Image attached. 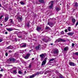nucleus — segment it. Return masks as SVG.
Masks as SVG:
<instances>
[{
	"mask_svg": "<svg viewBox=\"0 0 78 78\" xmlns=\"http://www.w3.org/2000/svg\"><path fill=\"white\" fill-rule=\"evenodd\" d=\"M2 76V75L0 74V78H1V76Z\"/></svg>",
	"mask_w": 78,
	"mask_h": 78,
	"instance_id": "58",
	"label": "nucleus"
},
{
	"mask_svg": "<svg viewBox=\"0 0 78 78\" xmlns=\"http://www.w3.org/2000/svg\"><path fill=\"white\" fill-rule=\"evenodd\" d=\"M20 46L21 48H25V47H26L27 45L25 44H21L20 45Z\"/></svg>",
	"mask_w": 78,
	"mask_h": 78,
	"instance_id": "9",
	"label": "nucleus"
},
{
	"mask_svg": "<svg viewBox=\"0 0 78 78\" xmlns=\"http://www.w3.org/2000/svg\"><path fill=\"white\" fill-rule=\"evenodd\" d=\"M61 34H64V31H62L61 32Z\"/></svg>",
	"mask_w": 78,
	"mask_h": 78,
	"instance_id": "41",
	"label": "nucleus"
},
{
	"mask_svg": "<svg viewBox=\"0 0 78 78\" xmlns=\"http://www.w3.org/2000/svg\"><path fill=\"white\" fill-rule=\"evenodd\" d=\"M15 61V59L14 58H10L7 60V61H8V62H11L12 61L13 62V61Z\"/></svg>",
	"mask_w": 78,
	"mask_h": 78,
	"instance_id": "7",
	"label": "nucleus"
},
{
	"mask_svg": "<svg viewBox=\"0 0 78 78\" xmlns=\"http://www.w3.org/2000/svg\"><path fill=\"white\" fill-rule=\"evenodd\" d=\"M8 54L7 53H5V55L6 56H8Z\"/></svg>",
	"mask_w": 78,
	"mask_h": 78,
	"instance_id": "44",
	"label": "nucleus"
},
{
	"mask_svg": "<svg viewBox=\"0 0 78 78\" xmlns=\"http://www.w3.org/2000/svg\"><path fill=\"white\" fill-rule=\"evenodd\" d=\"M12 24H11V23H9V24H8V26H11Z\"/></svg>",
	"mask_w": 78,
	"mask_h": 78,
	"instance_id": "45",
	"label": "nucleus"
},
{
	"mask_svg": "<svg viewBox=\"0 0 78 78\" xmlns=\"http://www.w3.org/2000/svg\"><path fill=\"white\" fill-rule=\"evenodd\" d=\"M65 32H66V33H67V32H68V31L67 30V29H65Z\"/></svg>",
	"mask_w": 78,
	"mask_h": 78,
	"instance_id": "43",
	"label": "nucleus"
},
{
	"mask_svg": "<svg viewBox=\"0 0 78 78\" xmlns=\"http://www.w3.org/2000/svg\"><path fill=\"white\" fill-rule=\"evenodd\" d=\"M3 17V15H2L0 17V19H2V18Z\"/></svg>",
	"mask_w": 78,
	"mask_h": 78,
	"instance_id": "42",
	"label": "nucleus"
},
{
	"mask_svg": "<svg viewBox=\"0 0 78 78\" xmlns=\"http://www.w3.org/2000/svg\"><path fill=\"white\" fill-rule=\"evenodd\" d=\"M6 16H5V18L4 19V22H6L8 21V20L9 19V17H8V15H6Z\"/></svg>",
	"mask_w": 78,
	"mask_h": 78,
	"instance_id": "4",
	"label": "nucleus"
},
{
	"mask_svg": "<svg viewBox=\"0 0 78 78\" xmlns=\"http://www.w3.org/2000/svg\"><path fill=\"white\" fill-rule=\"evenodd\" d=\"M58 42V40H57L55 42V43H56V42Z\"/></svg>",
	"mask_w": 78,
	"mask_h": 78,
	"instance_id": "50",
	"label": "nucleus"
},
{
	"mask_svg": "<svg viewBox=\"0 0 78 78\" xmlns=\"http://www.w3.org/2000/svg\"><path fill=\"white\" fill-rule=\"evenodd\" d=\"M75 54L76 55L78 56V52H76Z\"/></svg>",
	"mask_w": 78,
	"mask_h": 78,
	"instance_id": "40",
	"label": "nucleus"
},
{
	"mask_svg": "<svg viewBox=\"0 0 78 78\" xmlns=\"http://www.w3.org/2000/svg\"><path fill=\"white\" fill-rule=\"evenodd\" d=\"M69 65L71 66H75L76 65L75 64V63L73 62H70Z\"/></svg>",
	"mask_w": 78,
	"mask_h": 78,
	"instance_id": "14",
	"label": "nucleus"
},
{
	"mask_svg": "<svg viewBox=\"0 0 78 78\" xmlns=\"http://www.w3.org/2000/svg\"><path fill=\"white\" fill-rule=\"evenodd\" d=\"M55 60V58H51V59H50L49 61V64H51L52 63V62L51 61H53Z\"/></svg>",
	"mask_w": 78,
	"mask_h": 78,
	"instance_id": "15",
	"label": "nucleus"
},
{
	"mask_svg": "<svg viewBox=\"0 0 78 78\" xmlns=\"http://www.w3.org/2000/svg\"><path fill=\"white\" fill-rule=\"evenodd\" d=\"M61 41H62V42H66V40H64L63 39H61Z\"/></svg>",
	"mask_w": 78,
	"mask_h": 78,
	"instance_id": "30",
	"label": "nucleus"
},
{
	"mask_svg": "<svg viewBox=\"0 0 78 78\" xmlns=\"http://www.w3.org/2000/svg\"><path fill=\"white\" fill-rule=\"evenodd\" d=\"M34 77V75L30 76H29L26 77V78H33Z\"/></svg>",
	"mask_w": 78,
	"mask_h": 78,
	"instance_id": "21",
	"label": "nucleus"
},
{
	"mask_svg": "<svg viewBox=\"0 0 78 78\" xmlns=\"http://www.w3.org/2000/svg\"><path fill=\"white\" fill-rule=\"evenodd\" d=\"M8 31H13L14 29L12 28H7L6 29Z\"/></svg>",
	"mask_w": 78,
	"mask_h": 78,
	"instance_id": "12",
	"label": "nucleus"
},
{
	"mask_svg": "<svg viewBox=\"0 0 78 78\" xmlns=\"http://www.w3.org/2000/svg\"><path fill=\"white\" fill-rule=\"evenodd\" d=\"M67 6L68 9H69V5L67 4Z\"/></svg>",
	"mask_w": 78,
	"mask_h": 78,
	"instance_id": "49",
	"label": "nucleus"
},
{
	"mask_svg": "<svg viewBox=\"0 0 78 78\" xmlns=\"http://www.w3.org/2000/svg\"><path fill=\"white\" fill-rule=\"evenodd\" d=\"M51 45H53V43H51Z\"/></svg>",
	"mask_w": 78,
	"mask_h": 78,
	"instance_id": "57",
	"label": "nucleus"
},
{
	"mask_svg": "<svg viewBox=\"0 0 78 78\" xmlns=\"http://www.w3.org/2000/svg\"><path fill=\"white\" fill-rule=\"evenodd\" d=\"M14 59H15V61H15L14 62H15L16 63H17V62H19L18 60H16L15 58H14Z\"/></svg>",
	"mask_w": 78,
	"mask_h": 78,
	"instance_id": "33",
	"label": "nucleus"
},
{
	"mask_svg": "<svg viewBox=\"0 0 78 78\" xmlns=\"http://www.w3.org/2000/svg\"><path fill=\"white\" fill-rule=\"evenodd\" d=\"M20 4H21V5H24V2H20Z\"/></svg>",
	"mask_w": 78,
	"mask_h": 78,
	"instance_id": "38",
	"label": "nucleus"
},
{
	"mask_svg": "<svg viewBox=\"0 0 78 78\" xmlns=\"http://www.w3.org/2000/svg\"><path fill=\"white\" fill-rule=\"evenodd\" d=\"M26 71H25L24 72V73H26Z\"/></svg>",
	"mask_w": 78,
	"mask_h": 78,
	"instance_id": "62",
	"label": "nucleus"
},
{
	"mask_svg": "<svg viewBox=\"0 0 78 78\" xmlns=\"http://www.w3.org/2000/svg\"><path fill=\"white\" fill-rule=\"evenodd\" d=\"M31 64L30 63V65H29V69H30V68H31Z\"/></svg>",
	"mask_w": 78,
	"mask_h": 78,
	"instance_id": "39",
	"label": "nucleus"
},
{
	"mask_svg": "<svg viewBox=\"0 0 78 78\" xmlns=\"http://www.w3.org/2000/svg\"><path fill=\"white\" fill-rule=\"evenodd\" d=\"M40 57H41V61H42L44 58V57H45V55L44 54H42L40 55Z\"/></svg>",
	"mask_w": 78,
	"mask_h": 78,
	"instance_id": "3",
	"label": "nucleus"
},
{
	"mask_svg": "<svg viewBox=\"0 0 78 78\" xmlns=\"http://www.w3.org/2000/svg\"><path fill=\"white\" fill-rule=\"evenodd\" d=\"M0 25H1V26H2L3 24H0Z\"/></svg>",
	"mask_w": 78,
	"mask_h": 78,
	"instance_id": "56",
	"label": "nucleus"
},
{
	"mask_svg": "<svg viewBox=\"0 0 78 78\" xmlns=\"http://www.w3.org/2000/svg\"><path fill=\"white\" fill-rule=\"evenodd\" d=\"M1 72H3V69H1V70H0Z\"/></svg>",
	"mask_w": 78,
	"mask_h": 78,
	"instance_id": "51",
	"label": "nucleus"
},
{
	"mask_svg": "<svg viewBox=\"0 0 78 78\" xmlns=\"http://www.w3.org/2000/svg\"><path fill=\"white\" fill-rule=\"evenodd\" d=\"M57 40L58 41V42H61V39L59 38V39H58V40Z\"/></svg>",
	"mask_w": 78,
	"mask_h": 78,
	"instance_id": "37",
	"label": "nucleus"
},
{
	"mask_svg": "<svg viewBox=\"0 0 78 78\" xmlns=\"http://www.w3.org/2000/svg\"><path fill=\"white\" fill-rule=\"evenodd\" d=\"M42 41H43V42H44L47 43V42H49V41L50 38H49V37H46L45 38L42 39Z\"/></svg>",
	"mask_w": 78,
	"mask_h": 78,
	"instance_id": "1",
	"label": "nucleus"
},
{
	"mask_svg": "<svg viewBox=\"0 0 78 78\" xmlns=\"http://www.w3.org/2000/svg\"><path fill=\"white\" fill-rule=\"evenodd\" d=\"M55 73H58V72H56V71Z\"/></svg>",
	"mask_w": 78,
	"mask_h": 78,
	"instance_id": "63",
	"label": "nucleus"
},
{
	"mask_svg": "<svg viewBox=\"0 0 78 78\" xmlns=\"http://www.w3.org/2000/svg\"><path fill=\"white\" fill-rule=\"evenodd\" d=\"M5 34H8V32H5Z\"/></svg>",
	"mask_w": 78,
	"mask_h": 78,
	"instance_id": "53",
	"label": "nucleus"
},
{
	"mask_svg": "<svg viewBox=\"0 0 78 78\" xmlns=\"http://www.w3.org/2000/svg\"><path fill=\"white\" fill-rule=\"evenodd\" d=\"M68 35H69V36H72L74 34V33L73 32H69L67 34Z\"/></svg>",
	"mask_w": 78,
	"mask_h": 78,
	"instance_id": "18",
	"label": "nucleus"
},
{
	"mask_svg": "<svg viewBox=\"0 0 78 78\" xmlns=\"http://www.w3.org/2000/svg\"><path fill=\"white\" fill-rule=\"evenodd\" d=\"M17 76H18L19 77H20V76L19 75H18Z\"/></svg>",
	"mask_w": 78,
	"mask_h": 78,
	"instance_id": "64",
	"label": "nucleus"
},
{
	"mask_svg": "<svg viewBox=\"0 0 78 78\" xmlns=\"http://www.w3.org/2000/svg\"><path fill=\"white\" fill-rule=\"evenodd\" d=\"M47 58H44V60L42 62L41 66H44V65H45V63H46V62H47Z\"/></svg>",
	"mask_w": 78,
	"mask_h": 78,
	"instance_id": "5",
	"label": "nucleus"
},
{
	"mask_svg": "<svg viewBox=\"0 0 78 78\" xmlns=\"http://www.w3.org/2000/svg\"><path fill=\"white\" fill-rule=\"evenodd\" d=\"M68 30L69 31H71V27H68Z\"/></svg>",
	"mask_w": 78,
	"mask_h": 78,
	"instance_id": "28",
	"label": "nucleus"
},
{
	"mask_svg": "<svg viewBox=\"0 0 78 78\" xmlns=\"http://www.w3.org/2000/svg\"><path fill=\"white\" fill-rule=\"evenodd\" d=\"M14 68H15L16 69V67H14L13 68H12V69H14Z\"/></svg>",
	"mask_w": 78,
	"mask_h": 78,
	"instance_id": "59",
	"label": "nucleus"
},
{
	"mask_svg": "<svg viewBox=\"0 0 78 78\" xmlns=\"http://www.w3.org/2000/svg\"><path fill=\"white\" fill-rule=\"evenodd\" d=\"M52 53L53 54H58L59 51L58 49H54L52 50Z\"/></svg>",
	"mask_w": 78,
	"mask_h": 78,
	"instance_id": "2",
	"label": "nucleus"
},
{
	"mask_svg": "<svg viewBox=\"0 0 78 78\" xmlns=\"http://www.w3.org/2000/svg\"><path fill=\"white\" fill-rule=\"evenodd\" d=\"M18 37L19 38H21L22 37V35H18Z\"/></svg>",
	"mask_w": 78,
	"mask_h": 78,
	"instance_id": "35",
	"label": "nucleus"
},
{
	"mask_svg": "<svg viewBox=\"0 0 78 78\" xmlns=\"http://www.w3.org/2000/svg\"><path fill=\"white\" fill-rule=\"evenodd\" d=\"M9 21L10 22V23H11L12 24H14V22H13L12 19H10Z\"/></svg>",
	"mask_w": 78,
	"mask_h": 78,
	"instance_id": "20",
	"label": "nucleus"
},
{
	"mask_svg": "<svg viewBox=\"0 0 78 78\" xmlns=\"http://www.w3.org/2000/svg\"><path fill=\"white\" fill-rule=\"evenodd\" d=\"M55 9L56 11H57V12H58L59 11H60V10H61V8L56 7H55Z\"/></svg>",
	"mask_w": 78,
	"mask_h": 78,
	"instance_id": "16",
	"label": "nucleus"
},
{
	"mask_svg": "<svg viewBox=\"0 0 78 78\" xmlns=\"http://www.w3.org/2000/svg\"><path fill=\"white\" fill-rule=\"evenodd\" d=\"M48 25L50 26L51 27H53V23L52 22H48Z\"/></svg>",
	"mask_w": 78,
	"mask_h": 78,
	"instance_id": "8",
	"label": "nucleus"
},
{
	"mask_svg": "<svg viewBox=\"0 0 78 78\" xmlns=\"http://www.w3.org/2000/svg\"><path fill=\"white\" fill-rule=\"evenodd\" d=\"M40 46H41V45L39 44L38 46H36L35 48L36 49V50H39L40 48Z\"/></svg>",
	"mask_w": 78,
	"mask_h": 78,
	"instance_id": "23",
	"label": "nucleus"
},
{
	"mask_svg": "<svg viewBox=\"0 0 78 78\" xmlns=\"http://www.w3.org/2000/svg\"><path fill=\"white\" fill-rule=\"evenodd\" d=\"M60 78H64V77H62V76H60Z\"/></svg>",
	"mask_w": 78,
	"mask_h": 78,
	"instance_id": "54",
	"label": "nucleus"
},
{
	"mask_svg": "<svg viewBox=\"0 0 78 78\" xmlns=\"http://www.w3.org/2000/svg\"><path fill=\"white\" fill-rule=\"evenodd\" d=\"M38 2L41 3H44V0H39Z\"/></svg>",
	"mask_w": 78,
	"mask_h": 78,
	"instance_id": "24",
	"label": "nucleus"
},
{
	"mask_svg": "<svg viewBox=\"0 0 78 78\" xmlns=\"http://www.w3.org/2000/svg\"><path fill=\"white\" fill-rule=\"evenodd\" d=\"M78 24V21L76 23V24L75 26L76 27Z\"/></svg>",
	"mask_w": 78,
	"mask_h": 78,
	"instance_id": "48",
	"label": "nucleus"
},
{
	"mask_svg": "<svg viewBox=\"0 0 78 78\" xmlns=\"http://www.w3.org/2000/svg\"><path fill=\"white\" fill-rule=\"evenodd\" d=\"M13 48H14V47L11 45L9 46L6 48V49H11L12 50Z\"/></svg>",
	"mask_w": 78,
	"mask_h": 78,
	"instance_id": "11",
	"label": "nucleus"
},
{
	"mask_svg": "<svg viewBox=\"0 0 78 78\" xmlns=\"http://www.w3.org/2000/svg\"><path fill=\"white\" fill-rule=\"evenodd\" d=\"M2 41V40L0 39V42H1Z\"/></svg>",
	"mask_w": 78,
	"mask_h": 78,
	"instance_id": "55",
	"label": "nucleus"
},
{
	"mask_svg": "<svg viewBox=\"0 0 78 78\" xmlns=\"http://www.w3.org/2000/svg\"><path fill=\"white\" fill-rule=\"evenodd\" d=\"M18 73L19 74H20L21 75H23V73L22 72V71H18Z\"/></svg>",
	"mask_w": 78,
	"mask_h": 78,
	"instance_id": "27",
	"label": "nucleus"
},
{
	"mask_svg": "<svg viewBox=\"0 0 78 78\" xmlns=\"http://www.w3.org/2000/svg\"><path fill=\"white\" fill-rule=\"evenodd\" d=\"M12 73H13L14 75H16L17 73V70H13V73L11 72Z\"/></svg>",
	"mask_w": 78,
	"mask_h": 78,
	"instance_id": "17",
	"label": "nucleus"
},
{
	"mask_svg": "<svg viewBox=\"0 0 78 78\" xmlns=\"http://www.w3.org/2000/svg\"><path fill=\"white\" fill-rule=\"evenodd\" d=\"M26 25L27 27H30V23H26Z\"/></svg>",
	"mask_w": 78,
	"mask_h": 78,
	"instance_id": "29",
	"label": "nucleus"
},
{
	"mask_svg": "<svg viewBox=\"0 0 78 78\" xmlns=\"http://www.w3.org/2000/svg\"><path fill=\"white\" fill-rule=\"evenodd\" d=\"M30 55H31V54L30 53L27 54V55L24 57V58L25 59H28Z\"/></svg>",
	"mask_w": 78,
	"mask_h": 78,
	"instance_id": "6",
	"label": "nucleus"
},
{
	"mask_svg": "<svg viewBox=\"0 0 78 78\" xmlns=\"http://www.w3.org/2000/svg\"><path fill=\"white\" fill-rule=\"evenodd\" d=\"M72 22L73 23H75V22H76V21L75 20V19L74 18H73L72 19Z\"/></svg>",
	"mask_w": 78,
	"mask_h": 78,
	"instance_id": "26",
	"label": "nucleus"
},
{
	"mask_svg": "<svg viewBox=\"0 0 78 78\" xmlns=\"http://www.w3.org/2000/svg\"><path fill=\"white\" fill-rule=\"evenodd\" d=\"M74 45H75V44H74V43L72 44V47H74Z\"/></svg>",
	"mask_w": 78,
	"mask_h": 78,
	"instance_id": "46",
	"label": "nucleus"
},
{
	"mask_svg": "<svg viewBox=\"0 0 78 78\" xmlns=\"http://www.w3.org/2000/svg\"><path fill=\"white\" fill-rule=\"evenodd\" d=\"M75 6H78V3L77 2H75Z\"/></svg>",
	"mask_w": 78,
	"mask_h": 78,
	"instance_id": "34",
	"label": "nucleus"
},
{
	"mask_svg": "<svg viewBox=\"0 0 78 78\" xmlns=\"http://www.w3.org/2000/svg\"><path fill=\"white\" fill-rule=\"evenodd\" d=\"M69 50V48L67 47H65L64 49V51H68Z\"/></svg>",
	"mask_w": 78,
	"mask_h": 78,
	"instance_id": "13",
	"label": "nucleus"
},
{
	"mask_svg": "<svg viewBox=\"0 0 78 78\" xmlns=\"http://www.w3.org/2000/svg\"><path fill=\"white\" fill-rule=\"evenodd\" d=\"M23 32H24V34H28V33L27 32H26L25 31H23Z\"/></svg>",
	"mask_w": 78,
	"mask_h": 78,
	"instance_id": "47",
	"label": "nucleus"
},
{
	"mask_svg": "<svg viewBox=\"0 0 78 78\" xmlns=\"http://www.w3.org/2000/svg\"><path fill=\"white\" fill-rule=\"evenodd\" d=\"M53 1H51V5L49 6V8H50V9H51L53 7Z\"/></svg>",
	"mask_w": 78,
	"mask_h": 78,
	"instance_id": "10",
	"label": "nucleus"
},
{
	"mask_svg": "<svg viewBox=\"0 0 78 78\" xmlns=\"http://www.w3.org/2000/svg\"><path fill=\"white\" fill-rule=\"evenodd\" d=\"M46 30H50V28L49 27H47L46 26L45 27Z\"/></svg>",
	"mask_w": 78,
	"mask_h": 78,
	"instance_id": "31",
	"label": "nucleus"
},
{
	"mask_svg": "<svg viewBox=\"0 0 78 78\" xmlns=\"http://www.w3.org/2000/svg\"><path fill=\"white\" fill-rule=\"evenodd\" d=\"M41 27H37V30L38 31H40V30H41Z\"/></svg>",
	"mask_w": 78,
	"mask_h": 78,
	"instance_id": "22",
	"label": "nucleus"
},
{
	"mask_svg": "<svg viewBox=\"0 0 78 78\" xmlns=\"http://www.w3.org/2000/svg\"><path fill=\"white\" fill-rule=\"evenodd\" d=\"M2 6V5L0 3V7H1Z\"/></svg>",
	"mask_w": 78,
	"mask_h": 78,
	"instance_id": "60",
	"label": "nucleus"
},
{
	"mask_svg": "<svg viewBox=\"0 0 78 78\" xmlns=\"http://www.w3.org/2000/svg\"><path fill=\"white\" fill-rule=\"evenodd\" d=\"M40 74V73L39 72H37L36 74H34L33 75H34V77H35V76H36V75H39Z\"/></svg>",
	"mask_w": 78,
	"mask_h": 78,
	"instance_id": "25",
	"label": "nucleus"
},
{
	"mask_svg": "<svg viewBox=\"0 0 78 78\" xmlns=\"http://www.w3.org/2000/svg\"><path fill=\"white\" fill-rule=\"evenodd\" d=\"M49 72V71L48 70L46 71L45 73H44V74L46 75L47 73H48Z\"/></svg>",
	"mask_w": 78,
	"mask_h": 78,
	"instance_id": "32",
	"label": "nucleus"
},
{
	"mask_svg": "<svg viewBox=\"0 0 78 78\" xmlns=\"http://www.w3.org/2000/svg\"><path fill=\"white\" fill-rule=\"evenodd\" d=\"M14 41H15V42H17V38H15Z\"/></svg>",
	"mask_w": 78,
	"mask_h": 78,
	"instance_id": "36",
	"label": "nucleus"
},
{
	"mask_svg": "<svg viewBox=\"0 0 78 78\" xmlns=\"http://www.w3.org/2000/svg\"><path fill=\"white\" fill-rule=\"evenodd\" d=\"M34 58H32V60H34Z\"/></svg>",
	"mask_w": 78,
	"mask_h": 78,
	"instance_id": "61",
	"label": "nucleus"
},
{
	"mask_svg": "<svg viewBox=\"0 0 78 78\" xmlns=\"http://www.w3.org/2000/svg\"><path fill=\"white\" fill-rule=\"evenodd\" d=\"M9 53H11L12 52V51H9Z\"/></svg>",
	"mask_w": 78,
	"mask_h": 78,
	"instance_id": "52",
	"label": "nucleus"
},
{
	"mask_svg": "<svg viewBox=\"0 0 78 78\" xmlns=\"http://www.w3.org/2000/svg\"><path fill=\"white\" fill-rule=\"evenodd\" d=\"M17 19L18 20H20V21H22V18L21 17H20V16H18L17 18Z\"/></svg>",
	"mask_w": 78,
	"mask_h": 78,
	"instance_id": "19",
	"label": "nucleus"
}]
</instances>
